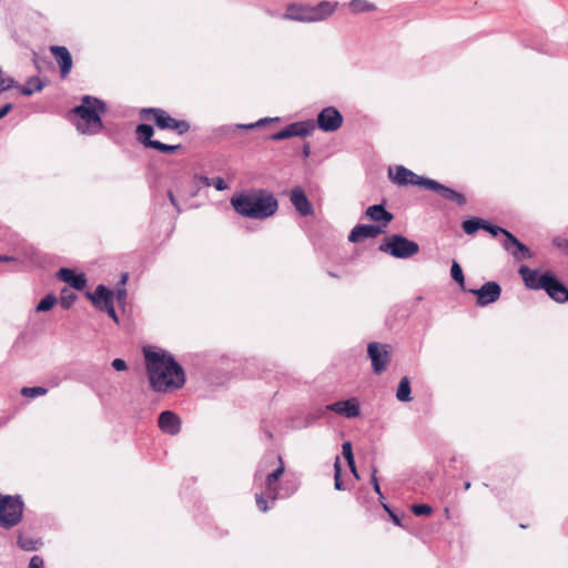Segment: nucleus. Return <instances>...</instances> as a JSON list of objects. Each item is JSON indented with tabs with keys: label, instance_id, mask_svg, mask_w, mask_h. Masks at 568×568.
<instances>
[{
	"label": "nucleus",
	"instance_id": "nucleus-1",
	"mask_svg": "<svg viewBox=\"0 0 568 568\" xmlns=\"http://www.w3.org/2000/svg\"><path fill=\"white\" fill-rule=\"evenodd\" d=\"M144 357L150 385L155 392L165 393L184 385V371L170 354L145 349Z\"/></svg>",
	"mask_w": 568,
	"mask_h": 568
},
{
	"label": "nucleus",
	"instance_id": "nucleus-2",
	"mask_svg": "<svg viewBox=\"0 0 568 568\" xmlns=\"http://www.w3.org/2000/svg\"><path fill=\"white\" fill-rule=\"evenodd\" d=\"M231 204L240 215L255 220L270 217L278 209L277 200L265 190L235 194L231 199Z\"/></svg>",
	"mask_w": 568,
	"mask_h": 568
},
{
	"label": "nucleus",
	"instance_id": "nucleus-3",
	"mask_svg": "<svg viewBox=\"0 0 568 568\" xmlns=\"http://www.w3.org/2000/svg\"><path fill=\"white\" fill-rule=\"evenodd\" d=\"M105 103L97 98L84 95L81 104L72 109L78 116L75 126L82 134H97L103 129L101 115L105 113Z\"/></svg>",
	"mask_w": 568,
	"mask_h": 568
},
{
	"label": "nucleus",
	"instance_id": "nucleus-4",
	"mask_svg": "<svg viewBox=\"0 0 568 568\" xmlns=\"http://www.w3.org/2000/svg\"><path fill=\"white\" fill-rule=\"evenodd\" d=\"M140 118L144 121H151L160 130L174 131L183 135L190 130V123L185 120L172 118L165 110L160 108H144L140 111Z\"/></svg>",
	"mask_w": 568,
	"mask_h": 568
},
{
	"label": "nucleus",
	"instance_id": "nucleus-5",
	"mask_svg": "<svg viewBox=\"0 0 568 568\" xmlns=\"http://www.w3.org/2000/svg\"><path fill=\"white\" fill-rule=\"evenodd\" d=\"M24 504L20 496L0 493V527L10 529L21 523Z\"/></svg>",
	"mask_w": 568,
	"mask_h": 568
},
{
	"label": "nucleus",
	"instance_id": "nucleus-6",
	"mask_svg": "<svg viewBox=\"0 0 568 568\" xmlns=\"http://www.w3.org/2000/svg\"><path fill=\"white\" fill-rule=\"evenodd\" d=\"M278 466L266 476L264 494H256L255 501L257 508L265 513L270 509L268 499L275 501L278 498V480L285 471L284 460L281 455L277 456Z\"/></svg>",
	"mask_w": 568,
	"mask_h": 568
},
{
	"label": "nucleus",
	"instance_id": "nucleus-7",
	"mask_svg": "<svg viewBox=\"0 0 568 568\" xmlns=\"http://www.w3.org/2000/svg\"><path fill=\"white\" fill-rule=\"evenodd\" d=\"M379 250L396 258H409L419 252V245L403 235L394 234L384 239Z\"/></svg>",
	"mask_w": 568,
	"mask_h": 568
},
{
	"label": "nucleus",
	"instance_id": "nucleus-8",
	"mask_svg": "<svg viewBox=\"0 0 568 568\" xmlns=\"http://www.w3.org/2000/svg\"><path fill=\"white\" fill-rule=\"evenodd\" d=\"M135 133L138 141L142 143L145 148L154 149L162 153H173L174 151L181 148L180 144L170 145L162 143L158 140H152L154 129L152 125L146 123L139 124L136 126Z\"/></svg>",
	"mask_w": 568,
	"mask_h": 568
},
{
	"label": "nucleus",
	"instance_id": "nucleus-9",
	"mask_svg": "<svg viewBox=\"0 0 568 568\" xmlns=\"http://www.w3.org/2000/svg\"><path fill=\"white\" fill-rule=\"evenodd\" d=\"M367 355L372 362L373 372L382 374L390 362V346L372 342L367 346Z\"/></svg>",
	"mask_w": 568,
	"mask_h": 568
},
{
	"label": "nucleus",
	"instance_id": "nucleus-10",
	"mask_svg": "<svg viewBox=\"0 0 568 568\" xmlns=\"http://www.w3.org/2000/svg\"><path fill=\"white\" fill-rule=\"evenodd\" d=\"M388 178L397 185H418L425 189V182L428 178H423L406 169L403 165L390 166L388 169Z\"/></svg>",
	"mask_w": 568,
	"mask_h": 568
},
{
	"label": "nucleus",
	"instance_id": "nucleus-11",
	"mask_svg": "<svg viewBox=\"0 0 568 568\" xmlns=\"http://www.w3.org/2000/svg\"><path fill=\"white\" fill-rule=\"evenodd\" d=\"M344 118L334 106L324 108L317 115V125L325 132L337 131L343 125Z\"/></svg>",
	"mask_w": 568,
	"mask_h": 568
},
{
	"label": "nucleus",
	"instance_id": "nucleus-12",
	"mask_svg": "<svg viewBox=\"0 0 568 568\" xmlns=\"http://www.w3.org/2000/svg\"><path fill=\"white\" fill-rule=\"evenodd\" d=\"M315 129V125L310 121L294 122L283 130L272 134L271 140L280 141L286 140L293 136H306L311 134Z\"/></svg>",
	"mask_w": 568,
	"mask_h": 568
},
{
	"label": "nucleus",
	"instance_id": "nucleus-13",
	"mask_svg": "<svg viewBox=\"0 0 568 568\" xmlns=\"http://www.w3.org/2000/svg\"><path fill=\"white\" fill-rule=\"evenodd\" d=\"M469 293L476 295L477 304L479 306H486L500 298L501 287L497 282L489 281L485 283L480 288L469 290Z\"/></svg>",
	"mask_w": 568,
	"mask_h": 568
},
{
	"label": "nucleus",
	"instance_id": "nucleus-14",
	"mask_svg": "<svg viewBox=\"0 0 568 568\" xmlns=\"http://www.w3.org/2000/svg\"><path fill=\"white\" fill-rule=\"evenodd\" d=\"M425 189L434 191L443 199L454 202L459 206H463L466 204V196L463 193H460L452 187H448L444 184H440L439 182H437L435 180L428 179L425 182Z\"/></svg>",
	"mask_w": 568,
	"mask_h": 568
},
{
	"label": "nucleus",
	"instance_id": "nucleus-15",
	"mask_svg": "<svg viewBox=\"0 0 568 568\" xmlns=\"http://www.w3.org/2000/svg\"><path fill=\"white\" fill-rule=\"evenodd\" d=\"M503 247L510 253L516 261L528 260L532 256L530 250L511 233H506Z\"/></svg>",
	"mask_w": 568,
	"mask_h": 568
},
{
	"label": "nucleus",
	"instance_id": "nucleus-16",
	"mask_svg": "<svg viewBox=\"0 0 568 568\" xmlns=\"http://www.w3.org/2000/svg\"><path fill=\"white\" fill-rule=\"evenodd\" d=\"M544 291L557 303L568 302V288L561 284L550 272L546 282L542 283Z\"/></svg>",
	"mask_w": 568,
	"mask_h": 568
},
{
	"label": "nucleus",
	"instance_id": "nucleus-17",
	"mask_svg": "<svg viewBox=\"0 0 568 568\" xmlns=\"http://www.w3.org/2000/svg\"><path fill=\"white\" fill-rule=\"evenodd\" d=\"M519 274L525 285L530 290H544L542 283L547 281L549 272L539 274L537 270H531L526 265L520 266Z\"/></svg>",
	"mask_w": 568,
	"mask_h": 568
},
{
	"label": "nucleus",
	"instance_id": "nucleus-18",
	"mask_svg": "<svg viewBox=\"0 0 568 568\" xmlns=\"http://www.w3.org/2000/svg\"><path fill=\"white\" fill-rule=\"evenodd\" d=\"M181 418L172 410H164L158 419L159 428L171 436L181 432Z\"/></svg>",
	"mask_w": 568,
	"mask_h": 568
},
{
	"label": "nucleus",
	"instance_id": "nucleus-19",
	"mask_svg": "<svg viewBox=\"0 0 568 568\" xmlns=\"http://www.w3.org/2000/svg\"><path fill=\"white\" fill-rule=\"evenodd\" d=\"M50 52L53 54L55 61L60 67L61 77L65 79L73 65L71 53L65 47L60 45H51Z\"/></svg>",
	"mask_w": 568,
	"mask_h": 568
},
{
	"label": "nucleus",
	"instance_id": "nucleus-20",
	"mask_svg": "<svg viewBox=\"0 0 568 568\" xmlns=\"http://www.w3.org/2000/svg\"><path fill=\"white\" fill-rule=\"evenodd\" d=\"M87 296L102 312H106L109 306H113V292L103 285H99L94 293H88Z\"/></svg>",
	"mask_w": 568,
	"mask_h": 568
},
{
	"label": "nucleus",
	"instance_id": "nucleus-21",
	"mask_svg": "<svg viewBox=\"0 0 568 568\" xmlns=\"http://www.w3.org/2000/svg\"><path fill=\"white\" fill-rule=\"evenodd\" d=\"M327 408L348 418L357 417L359 415V405L356 398L333 403L328 405Z\"/></svg>",
	"mask_w": 568,
	"mask_h": 568
},
{
	"label": "nucleus",
	"instance_id": "nucleus-22",
	"mask_svg": "<svg viewBox=\"0 0 568 568\" xmlns=\"http://www.w3.org/2000/svg\"><path fill=\"white\" fill-rule=\"evenodd\" d=\"M336 3L328 1L320 2L316 6H308V22H316L327 19L335 11Z\"/></svg>",
	"mask_w": 568,
	"mask_h": 568
},
{
	"label": "nucleus",
	"instance_id": "nucleus-23",
	"mask_svg": "<svg viewBox=\"0 0 568 568\" xmlns=\"http://www.w3.org/2000/svg\"><path fill=\"white\" fill-rule=\"evenodd\" d=\"M383 233V230L377 225H356L348 235V241L352 243L361 242L365 239L376 237Z\"/></svg>",
	"mask_w": 568,
	"mask_h": 568
},
{
	"label": "nucleus",
	"instance_id": "nucleus-24",
	"mask_svg": "<svg viewBox=\"0 0 568 568\" xmlns=\"http://www.w3.org/2000/svg\"><path fill=\"white\" fill-rule=\"evenodd\" d=\"M291 202L301 215L308 216L313 214V206L301 187L292 190Z\"/></svg>",
	"mask_w": 568,
	"mask_h": 568
},
{
	"label": "nucleus",
	"instance_id": "nucleus-25",
	"mask_svg": "<svg viewBox=\"0 0 568 568\" xmlns=\"http://www.w3.org/2000/svg\"><path fill=\"white\" fill-rule=\"evenodd\" d=\"M58 278L68 283L75 290H83L87 285V280L83 274H75L74 271L70 268H60L58 272Z\"/></svg>",
	"mask_w": 568,
	"mask_h": 568
},
{
	"label": "nucleus",
	"instance_id": "nucleus-26",
	"mask_svg": "<svg viewBox=\"0 0 568 568\" xmlns=\"http://www.w3.org/2000/svg\"><path fill=\"white\" fill-rule=\"evenodd\" d=\"M366 216L374 222H383L384 226L390 223L394 219L393 214L384 209L383 205H372L366 210Z\"/></svg>",
	"mask_w": 568,
	"mask_h": 568
},
{
	"label": "nucleus",
	"instance_id": "nucleus-27",
	"mask_svg": "<svg viewBox=\"0 0 568 568\" xmlns=\"http://www.w3.org/2000/svg\"><path fill=\"white\" fill-rule=\"evenodd\" d=\"M17 544L24 551H36L42 546L40 538L22 531L18 535Z\"/></svg>",
	"mask_w": 568,
	"mask_h": 568
},
{
	"label": "nucleus",
	"instance_id": "nucleus-28",
	"mask_svg": "<svg viewBox=\"0 0 568 568\" xmlns=\"http://www.w3.org/2000/svg\"><path fill=\"white\" fill-rule=\"evenodd\" d=\"M308 6L291 4L286 9L285 17L292 20L308 22Z\"/></svg>",
	"mask_w": 568,
	"mask_h": 568
},
{
	"label": "nucleus",
	"instance_id": "nucleus-29",
	"mask_svg": "<svg viewBox=\"0 0 568 568\" xmlns=\"http://www.w3.org/2000/svg\"><path fill=\"white\" fill-rule=\"evenodd\" d=\"M485 220L479 217H473L463 222L462 227L468 235H474L478 230H483Z\"/></svg>",
	"mask_w": 568,
	"mask_h": 568
},
{
	"label": "nucleus",
	"instance_id": "nucleus-30",
	"mask_svg": "<svg viewBox=\"0 0 568 568\" xmlns=\"http://www.w3.org/2000/svg\"><path fill=\"white\" fill-rule=\"evenodd\" d=\"M396 397L399 402H409L412 400L410 397V383L407 377H403L399 382Z\"/></svg>",
	"mask_w": 568,
	"mask_h": 568
},
{
	"label": "nucleus",
	"instance_id": "nucleus-31",
	"mask_svg": "<svg viewBox=\"0 0 568 568\" xmlns=\"http://www.w3.org/2000/svg\"><path fill=\"white\" fill-rule=\"evenodd\" d=\"M348 7L354 13L369 12L376 9L375 4L367 0H352Z\"/></svg>",
	"mask_w": 568,
	"mask_h": 568
},
{
	"label": "nucleus",
	"instance_id": "nucleus-32",
	"mask_svg": "<svg viewBox=\"0 0 568 568\" xmlns=\"http://www.w3.org/2000/svg\"><path fill=\"white\" fill-rule=\"evenodd\" d=\"M42 88H43V84H42L41 80L38 77H32L21 88V93L23 95H31L34 92L41 91Z\"/></svg>",
	"mask_w": 568,
	"mask_h": 568
},
{
	"label": "nucleus",
	"instance_id": "nucleus-33",
	"mask_svg": "<svg viewBox=\"0 0 568 568\" xmlns=\"http://www.w3.org/2000/svg\"><path fill=\"white\" fill-rule=\"evenodd\" d=\"M57 297L52 294L47 295L42 298L36 307L37 312H47L50 311L57 303Z\"/></svg>",
	"mask_w": 568,
	"mask_h": 568
},
{
	"label": "nucleus",
	"instance_id": "nucleus-34",
	"mask_svg": "<svg viewBox=\"0 0 568 568\" xmlns=\"http://www.w3.org/2000/svg\"><path fill=\"white\" fill-rule=\"evenodd\" d=\"M450 275L459 285H464L465 277L460 265L454 261L450 268Z\"/></svg>",
	"mask_w": 568,
	"mask_h": 568
},
{
	"label": "nucleus",
	"instance_id": "nucleus-35",
	"mask_svg": "<svg viewBox=\"0 0 568 568\" xmlns=\"http://www.w3.org/2000/svg\"><path fill=\"white\" fill-rule=\"evenodd\" d=\"M341 475H342V466H341L339 457H336L335 463H334V486L337 490L343 489V483L341 479Z\"/></svg>",
	"mask_w": 568,
	"mask_h": 568
},
{
	"label": "nucleus",
	"instance_id": "nucleus-36",
	"mask_svg": "<svg viewBox=\"0 0 568 568\" xmlns=\"http://www.w3.org/2000/svg\"><path fill=\"white\" fill-rule=\"evenodd\" d=\"M75 301V295L72 292H69L68 290H63L60 297V305L68 310L72 306V304Z\"/></svg>",
	"mask_w": 568,
	"mask_h": 568
},
{
	"label": "nucleus",
	"instance_id": "nucleus-37",
	"mask_svg": "<svg viewBox=\"0 0 568 568\" xmlns=\"http://www.w3.org/2000/svg\"><path fill=\"white\" fill-rule=\"evenodd\" d=\"M47 392H48V389H47V388H44V387H39V386H37V387H23V388L21 389V394H22L23 396L31 397V398H32V397H37V396L45 395V394H47Z\"/></svg>",
	"mask_w": 568,
	"mask_h": 568
},
{
	"label": "nucleus",
	"instance_id": "nucleus-38",
	"mask_svg": "<svg viewBox=\"0 0 568 568\" xmlns=\"http://www.w3.org/2000/svg\"><path fill=\"white\" fill-rule=\"evenodd\" d=\"M410 509L415 516H429L433 513L432 507L426 504L413 505Z\"/></svg>",
	"mask_w": 568,
	"mask_h": 568
},
{
	"label": "nucleus",
	"instance_id": "nucleus-39",
	"mask_svg": "<svg viewBox=\"0 0 568 568\" xmlns=\"http://www.w3.org/2000/svg\"><path fill=\"white\" fill-rule=\"evenodd\" d=\"M483 230L489 232L493 236H497L498 234H503L506 237V233H510L509 231H507V230H505V229H503L500 226L493 225V224H490L487 221H485Z\"/></svg>",
	"mask_w": 568,
	"mask_h": 568
},
{
	"label": "nucleus",
	"instance_id": "nucleus-40",
	"mask_svg": "<svg viewBox=\"0 0 568 568\" xmlns=\"http://www.w3.org/2000/svg\"><path fill=\"white\" fill-rule=\"evenodd\" d=\"M342 453L345 459L347 460L348 466H353L354 455L352 449V444L349 442H345L342 446Z\"/></svg>",
	"mask_w": 568,
	"mask_h": 568
},
{
	"label": "nucleus",
	"instance_id": "nucleus-41",
	"mask_svg": "<svg viewBox=\"0 0 568 568\" xmlns=\"http://www.w3.org/2000/svg\"><path fill=\"white\" fill-rule=\"evenodd\" d=\"M554 245L562 250L568 255V240L565 237H555L552 241Z\"/></svg>",
	"mask_w": 568,
	"mask_h": 568
},
{
	"label": "nucleus",
	"instance_id": "nucleus-42",
	"mask_svg": "<svg viewBox=\"0 0 568 568\" xmlns=\"http://www.w3.org/2000/svg\"><path fill=\"white\" fill-rule=\"evenodd\" d=\"M376 474H377V469L373 468V473H372V476H371V481L373 484L374 490L378 494L379 498H384L383 493H382L381 487H379V484H378V479H377Z\"/></svg>",
	"mask_w": 568,
	"mask_h": 568
},
{
	"label": "nucleus",
	"instance_id": "nucleus-43",
	"mask_svg": "<svg viewBox=\"0 0 568 568\" xmlns=\"http://www.w3.org/2000/svg\"><path fill=\"white\" fill-rule=\"evenodd\" d=\"M44 561L40 556H33L30 559L29 567L28 568H43Z\"/></svg>",
	"mask_w": 568,
	"mask_h": 568
},
{
	"label": "nucleus",
	"instance_id": "nucleus-44",
	"mask_svg": "<svg viewBox=\"0 0 568 568\" xmlns=\"http://www.w3.org/2000/svg\"><path fill=\"white\" fill-rule=\"evenodd\" d=\"M111 365H112V367H113L115 371H119V372H121V371H125V369L128 368L125 361H124V359H122V358H115V359H113Z\"/></svg>",
	"mask_w": 568,
	"mask_h": 568
},
{
	"label": "nucleus",
	"instance_id": "nucleus-45",
	"mask_svg": "<svg viewBox=\"0 0 568 568\" xmlns=\"http://www.w3.org/2000/svg\"><path fill=\"white\" fill-rule=\"evenodd\" d=\"M213 185L219 191H224L229 189V185L225 183V181L222 178L213 179Z\"/></svg>",
	"mask_w": 568,
	"mask_h": 568
},
{
	"label": "nucleus",
	"instance_id": "nucleus-46",
	"mask_svg": "<svg viewBox=\"0 0 568 568\" xmlns=\"http://www.w3.org/2000/svg\"><path fill=\"white\" fill-rule=\"evenodd\" d=\"M266 122H267V119H263V120H260V121H257V122H255V123H250V124H239L237 126H239L240 129H246V130H248V129H254V128L261 126V125H263V124H264V123H266Z\"/></svg>",
	"mask_w": 568,
	"mask_h": 568
},
{
	"label": "nucleus",
	"instance_id": "nucleus-47",
	"mask_svg": "<svg viewBox=\"0 0 568 568\" xmlns=\"http://www.w3.org/2000/svg\"><path fill=\"white\" fill-rule=\"evenodd\" d=\"M11 83H12L11 80L3 79V78L0 77V92L11 88Z\"/></svg>",
	"mask_w": 568,
	"mask_h": 568
},
{
	"label": "nucleus",
	"instance_id": "nucleus-48",
	"mask_svg": "<svg viewBox=\"0 0 568 568\" xmlns=\"http://www.w3.org/2000/svg\"><path fill=\"white\" fill-rule=\"evenodd\" d=\"M12 110V104L7 103L2 108H0V120L4 118Z\"/></svg>",
	"mask_w": 568,
	"mask_h": 568
},
{
	"label": "nucleus",
	"instance_id": "nucleus-49",
	"mask_svg": "<svg viewBox=\"0 0 568 568\" xmlns=\"http://www.w3.org/2000/svg\"><path fill=\"white\" fill-rule=\"evenodd\" d=\"M108 315L118 323V315L115 313L114 306H109V310L106 311Z\"/></svg>",
	"mask_w": 568,
	"mask_h": 568
},
{
	"label": "nucleus",
	"instance_id": "nucleus-50",
	"mask_svg": "<svg viewBox=\"0 0 568 568\" xmlns=\"http://www.w3.org/2000/svg\"><path fill=\"white\" fill-rule=\"evenodd\" d=\"M168 196H169L170 202L172 203V205H174L176 207V210L180 211L178 202H176V199H175V196H174L172 191L168 192Z\"/></svg>",
	"mask_w": 568,
	"mask_h": 568
},
{
	"label": "nucleus",
	"instance_id": "nucleus-51",
	"mask_svg": "<svg viewBox=\"0 0 568 568\" xmlns=\"http://www.w3.org/2000/svg\"><path fill=\"white\" fill-rule=\"evenodd\" d=\"M389 516H390V518H392V520H393V523H394L395 525H397V526H400V525H402V524H400V519L397 517V515H396V514H394V513L392 511V513L389 514Z\"/></svg>",
	"mask_w": 568,
	"mask_h": 568
},
{
	"label": "nucleus",
	"instance_id": "nucleus-52",
	"mask_svg": "<svg viewBox=\"0 0 568 568\" xmlns=\"http://www.w3.org/2000/svg\"><path fill=\"white\" fill-rule=\"evenodd\" d=\"M125 295H126V294H125V291H124V290H119V291L116 292V296H118V300H119V301L124 300V298H125Z\"/></svg>",
	"mask_w": 568,
	"mask_h": 568
},
{
	"label": "nucleus",
	"instance_id": "nucleus-53",
	"mask_svg": "<svg viewBox=\"0 0 568 568\" xmlns=\"http://www.w3.org/2000/svg\"><path fill=\"white\" fill-rule=\"evenodd\" d=\"M200 179L203 181V183H204L206 186H210V185L212 184V182H213V180H211V179H209V178H206V176H201Z\"/></svg>",
	"mask_w": 568,
	"mask_h": 568
},
{
	"label": "nucleus",
	"instance_id": "nucleus-54",
	"mask_svg": "<svg viewBox=\"0 0 568 568\" xmlns=\"http://www.w3.org/2000/svg\"><path fill=\"white\" fill-rule=\"evenodd\" d=\"M351 468V471L354 474L356 478H358L357 469L355 466V460H353V466H348Z\"/></svg>",
	"mask_w": 568,
	"mask_h": 568
},
{
	"label": "nucleus",
	"instance_id": "nucleus-55",
	"mask_svg": "<svg viewBox=\"0 0 568 568\" xmlns=\"http://www.w3.org/2000/svg\"><path fill=\"white\" fill-rule=\"evenodd\" d=\"M382 506L388 514L392 513L390 508L386 504L383 503Z\"/></svg>",
	"mask_w": 568,
	"mask_h": 568
},
{
	"label": "nucleus",
	"instance_id": "nucleus-56",
	"mask_svg": "<svg viewBox=\"0 0 568 568\" xmlns=\"http://www.w3.org/2000/svg\"><path fill=\"white\" fill-rule=\"evenodd\" d=\"M464 488L467 490L470 488V483L469 481H466L465 485H464Z\"/></svg>",
	"mask_w": 568,
	"mask_h": 568
},
{
	"label": "nucleus",
	"instance_id": "nucleus-57",
	"mask_svg": "<svg viewBox=\"0 0 568 568\" xmlns=\"http://www.w3.org/2000/svg\"><path fill=\"white\" fill-rule=\"evenodd\" d=\"M308 153H310L308 146H305V149H304V154L307 156V155H308Z\"/></svg>",
	"mask_w": 568,
	"mask_h": 568
},
{
	"label": "nucleus",
	"instance_id": "nucleus-58",
	"mask_svg": "<svg viewBox=\"0 0 568 568\" xmlns=\"http://www.w3.org/2000/svg\"><path fill=\"white\" fill-rule=\"evenodd\" d=\"M10 258L8 256H0V261H9Z\"/></svg>",
	"mask_w": 568,
	"mask_h": 568
},
{
	"label": "nucleus",
	"instance_id": "nucleus-59",
	"mask_svg": "<svg viewBox=\"0 0 568 568\" xmlns=\"http://www.w3.org/2000/svg\"><path fill=\"white\" fill-rule=\"evenodd\" d=\"M328 275H329L331 277H337V275H336L335 273H333V272H328Z\"/></svg>",
	"mask_w": 568,
	"mask_h": 568
}]
</instances>
